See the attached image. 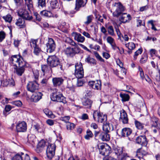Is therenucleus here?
<instances>
[{
  "label": "nucleus",
  "instance_id": "nucleus-1",
  "mask_svg": "<svg viewBox=\"0 0 160 160\" xmlns=\"http://www.w3.org/2000/svg\"><path fill=\"white\" fill-rule=\"evenodd\" d=\"M18 13L21 18L17 19L15 24L19 28H24L26 26L25 20H31L32 19V17L27 11L23 9H19Z\"/></svg>",
  "mask_w": 160,
  "mask_h": 160
},
{
  "label": "nucleus",
  "instance_id": "nucleus-2",
  "mask_svg": "<svg viewBox=\"0 0 160 160\" xmlns=\"http://www.w3.org/2000/svg\"><path fill=\"white\" fill-rule=\"evenodd\" d=\"M12 64L15 67L18 66H26V62L24 61L22 58L20 56L15 55L12 56L11 58Z\"/></svg>",
  "mask_w": 160,
  "mask_h": 160
},
{
  "label": "nucleus",
  "instance_id": "nucleus-3",
  "mask_svg": "<svg viewBox=\"0 0 160 160\" xmlns=\"http://www.w3.org/2000/svg\"><path fill=\"white\" fill-rule=\"evenodd\" d=\"M112 6L113 9L115 10L112 13L114 17H118L125 10L124 7L120 2L114 3L112 4Z\"/></svg>",
  "mask_w": 160,
  "mask_h": 160
},
{
  "label": "nucleus",
  "instance_id": "nucleus-4",
  "mask_svg": "<svg viewBox=\"0 0 160 160\" xmlns=\"http://www.w3.org/2000/svg\"><path fill=\"white\" fill-rule=\"evenodd\" d=\"M51 98L52 101L54 102H64V101H65V97L56 89H55V92L51 94Z\"/></svg>",
  "mask_w": 160,
  "mask_h": 160
},
{
  "label": "nucleus",
  "instance_id": "nucleus-5",
  "mask_svg": "<svg viewBox=\"0 0 160 160\" xmlns=\"http://www.w3.org/2000/svg\"><path fill=\"white\" fill-rule=\"evenodd\" d=\"M93 117L94 120L98 122L102 123L106 121L107 120V115L101 113L98 111L94 112Z\"/></svg>",
  "mask_w": 160,
  "mask_h": 160
},
{
  "label": "nucleus",
  "instance_id": "nucleus-6",
  "mask_svg": "<svg viewBox=\"0 0 160 160\" xmlns=\"http://www.w3.org/2000/svg\"><path fill=\"white\" fill-rule=\"evenodd\" d=\"M100 153L103 156H107L111 152V148L110 147L105 146L104 143H101L98 145Z\"/></svg>",
  "mask_w": 160,
  "mask_h": 160
},
{
  "label": "nucleus",
  "instance_id": "nucleus-7",
  "mask_svg": "<svg viewBox=\"0 0 160 160\" xmlns=\"http://www.w3.org/2000/svg\"><path fill=\"white\" fill-rule=\"evenodd\" d=\"M75 46L74 48H67L64 50L65 53L68 57H72L80 52V49L79 47L77 46Z\"/></svg>",
  "mask_w": 160,
  "mask_h": 160
},
{
  "label": "nucleus",
  "instance_id": "nucleus-8",
  "mask_svg": "<svg viewBox=\"0 0 160 160\" xmlns=\"http://www.w3.org/2000/svg\"><path fill=\"white\" fill-rule=\"evenodd\" d=\"M48 65L51 67H56L59 64V59L56 56H49L47 59Z\"/></svg>",
  "mask_w": 160,
  "mask_h": 160
},
{
  "label": "nucleus",
  "instance_id": "nucleus-9",
  "mask_svg": "<svg viewBox=\"0 0 160 160\" xmlns=\"http://www.w3.org/2000/svg\"><path fill=\"white\" fill-rule=\"evenodd\" d=\"M75 75L78 78H81L83 77V70L82 65L80 63H77L75 66Z\"/></svg>",
  "mask_w": 160,
  "mask_h": 160
},
{
  "label": "nucleus",
  "instance_id": "nucleus-10",
  "mask_svg": "<svg viewBox=\"0 0 160 160\" xmlns=\"http://www.w3.org/2000/svg\"><path fill=\"white\" fill-rule=\"evenodd\" d=\"M55 146L54 144L49 143L46 150V154L47 157L51 159L55 155Z\"/></svg>",
  "mask_w": 160,
  "mask_h": 160
},
{
  "label": "nucleus",
  "instance_id": "nucleus-11",
  "mask_svg": "<svg viewBox=\"0 0 160 160\" xmlns=\"http://www.w3.org/2000/svg\"><path fill=\"white\" fill-rule=\"evenodd\" d=\"M27 90L32 92H34L39 88V84L36 81L29 82L27 86Z\"/></svg>",
  "mask_w": 160,
  "mask_h": 160
},
{
  "label": "nucleus",
  "instance_id": "nucleus-12",
  "mask_svg": "<svg viewBox=\"0 0 160 160\" xmlns=\"http://www.w3.org/2000/svg\"><path fill=\"white\" fill-rule=\"evenodd\" d=\"M47 52L51 53L53 52L56 48V44L52 38H48V42L46 43Z\"/></svg>",
  "mask_w": 160,
  "mask_h": 160
},
{
  "label": "nucleus",
  "instance_id": "nucleus-13",
  "mask_svg": "<svg viewBox=\"0 0 160 160\" xmlns=\"http://www.w3.org/2000/svg\"><path fill=\"white\" fill-rule=\"evenodd\" d=\"M119 120L124 124L128 123V115L125 111L123 109L120 112V117Z\"/></svg>",
  "mask_w": 160,
  "mask_h": 160
},
{
  "label": "nucleus",
  "instance_id": "nucleus-14",
  "mask_svg": "<svg viewBox=\"0 0 160 160\" xmlns=\"http://www.w3.org/2000/svg\"><path fill=\"white\" fill-rule=\"evenodd\" d=\"M136 142L137 143L144 146H146L148 143V141L145 136L138 137L136 139Z\"/></svg>",
  "mask_w": 160,
  "mask_h": 160
},
{
  "label": "nucleus",
  "instance_id": "nucleus-15",
  "mask_svg": "<svg viewBox=\"0 0 160 160\" xmlns=\"http://www.w3.org/2000/svg\"><path fill=\"white\" fill-rule=\"evenodd\" d=\"M27 128L26 123L22 121L19 122L16 126V129L18 132H24Z\"/></svg>",
  "mask_w": 160,
  "mask_h": 160
},
{
  "label": "nucleus",
  "instance_id": "nucleus-16",
  "mask_svg": "<svg viewBox=\"0 0 160 160\" xmlns=\"http://www.w3.org/2000/svg\"><path fill=\"white\" fill-rule=\"evenodd\" d=\"M87 1L88 0H76L75 9L78 10L80 8L84 7L87 3Z\"/></svg>",
  "mask_w": 160,
  "mask_h": 160
},
{
  "label": "nucleus",
  "instance_id": "nucleus-17",
  "mask_svg": "<svg viewBox=\"0 0 160 160\" xmlns=\"http://www.w3.org/2000/svg\"><path fill=\"white\" fill-rule=\"evenodd\" d=\"M64 79L62 77L54 78L52 79L53 85L55 86H59L62 85L64 81Z\"/></svg>",
  "mask_w": 160,
  "mask_h": 160
},
{
  "label": "nucleus",
  "instance_id": "nucleus-18",
  "mask_svg": "<svg viewBox=\"0 0 160 160\" xmlns=\"http://www.w3.org/2000/svg\"><path fill=\"white\" fill-rule=\"evenodd\" d=\"M25 66H20L18 68L14 67V68L15 70L14 71V72L18 76H22L24 72Z\"/></svg>",
  "mask_w": 160,
  "mask_h": 160
},
{
  "label": "nucleus",
  "instance_id": "nucleus-19",
  "mask_svg": "<svg viewBox=\"0 0 160 160\" xmlns=\"http://www.w3.org/2000/svg\"><path fill=\"white\" fill-rule=\"evenodd\" d=\"M120 18V20L122 23H125L129 21L131 19V17L129 14H127L126 13H122Z\"/></svg>",
  "mask_w": 160,
  "mask_h": 160
},
{
  "label": "nucleus",
  "instance_id": "nucleus-20",
  "mask_svg": "<svg viewBox=\"0 0 160 160\" xmlns=\"http://www.w3.org/2000/svg\"><path fill=\"white\" fill-rule=\"evenodd\" d=\"M46 142L43 140H41L38 143L36 149V151L38 153L41 152L43 150L46 145Z\"/></svg>",
  "mask_w": 160,
  "mask_h": 160
},
{
  "label": "nucleus",
  "instance_id": "nucleus-21",
  "mask_svg": "<svg viewBox=\"0 0 160 160\" xmlns=\"http://www.w3.org/2000/svg\"><path fill=\"white\" fill-rule=\"evenodd\" d=\"M99 138L103 141H108L110 140V135L106 132H102L99 136Z\"/></svg>",
  "mask_w": 160,
  "mask_h": 160
},
{
  "label": "nucleus",
  "instance_id": "nucleus-22",
  "mask_svg": "<svg viewBox=\"0 0 160 160\" xmlns=\"http://www.w3.org/2000/svg\"><path fill=\"white\" fill-rule=\"evenodd\" d=\"M132 132V130L129 128H125L122 130L121 134L122 136L128 137Z\"/></svg>",
  "mask_w": 160,
  "mask_h": 160
},
{
  "label": "nucleus",
  "instance_id": "nucleus-23",
  "mask_svg": "<svg viewBox=\"0 0 160 160\" xmlns=\"http://www.w3.org/2000/svg\"><path fill=\"white\" fill-rule=\"evenodd\" d=\"M103 129L106 132L108 133L113 130V128L112 125H110L109 123L107 122L103 124Z\"/></svg>",
  "mask_w": 160,
  "mask_h": 160
},
{
  "label": "nucleus",
  "instance_id": "nucleus-24",
  "mask_svg": "<svg viewBox=\"0 0 160 160\" xmlns=\"http://www.w3.org/2000/svg\"><path fill=\"white\" fill-rule=\"evenodd\" d=\"M35 136L33 134L28 135V142L32 147H34L35 144Z\"/></svg>",
  "mask_w": 160,
  "mask_h": 160
},
{
  "label": "nucleus",
  "instance_id": "nucleus-25",
  "mask_svg": "<svg viewBox=\"0 0 160 160\" xmlns=\"http://www.w3.org/2000/svg\"><path fill=\"white\" fill-rule=\"evenodd\" d=\"M42 95V94L41 92H38L33 94L31 98L34 102H37L41 98Z\"/></svg>",
  "mask_w": 160,
  "mask_h": 160
},
{
  "label": "nucleus",
  "instance_id": "nucleus-26",
  "mask_svg": "<svg viewBox=\"0 0 160 160\" xmlns=\"http://www.w3.org/2000/svg\"><path fill=\"white\" fill-rule=\"evenodd\" d=\"M74 34V38L78 42H83L84 41V37L82 36L81 34L78 33H75Z\"/></svg>",
  "mask_w": 160,
  "mask_h": 160
},
{
  "label": "nucleus",
  "instance_id": "nucleus-27",
  "mask_svg": "<svg viewBox=\"0 0 160 160\" xmlns=\"http://www.w3.org/2000/svg\"><path fill=\"white\" fill-rule=\"evenodd\" d=\"M49 8L52 9L57 8L59 6V3L57 0H51L49 2Z\"/></svg>",
  "mask_w": 160,
  "mask_h": 160
},
{
  "label": "nucleus",
  "instance_id": "nucleus-28",
  "mask_svg": "<svg viewBox=\"0 0 160 160\" xmlns=\"http://www.w3.org/2000/svg\"><path fill=\"white\" fill-rule=\"evenodd\" d=\"M92 103V101L89 99H85L82 102L83 105L88 108H91Z\"/></svg>",
  "mask_w": 160,
  "mask_h": 160
},
{
  "label": "nucleus",
  "instance_id": "nucleus-29",
  "mask_svg": "<svg viewBox=\"0 0 160 160\" xmlns=\"http://www.w3.org/2000/svg\"><path fill=\"white\" fill-rule=\"evenodd\" d=\"M43 112L49 118H54L55 116L52 113V111L48 108H45L43 109Z\"/></svg>",
  "mask_w": 160,
  "mask_h": 160
},
{
  "label": "nucleus",
  "instance_id": "nucleus-30",
  "mask_svg": "<svg viewBox=\"0 0 160 160\" xmlns=\"http://www.w3.org/2000/svg\"><path fill=\"white\" fill-rule=\"evenodd\" d=\"M2 18L4 20L5 22L10 23L12 20V17L10 14H8L2 17Z\"/></svg>",
  "mask_w": 160,
  "mask_h": 160
},
{
  "label": "nucleus",
  "instance_id": "nucleus-31",
  "mask_svg": "<svg viewBox=\"0 0 160 160\" xmlns=\"http://www.w3.org/2000/svg\"><path fill=\"white\" fill-rule=\"evenodd\" d=\"M93 136V134L92 131L89 129H88L86 131V134L84 137L86 140H89L91 138H92Z\"/></svg>",
  "mask_w": 160,
  "mask_h": 160
},
{
  "label": "nucleus",
  "instance_id": "nucleus-32",
  "mask_svg": "<svg viewBox=\"0 0 160 160\" xmlns=\"http://www.w3.org/2000/svg\"><path fill=\"white\" fill-rule=\"evenodd\" d=\"M120 96L122 98V101L123 102L128 101L129 99V96L128 94L121 93Z\"/></svg>",
  "mask_w": 160,
  "mask_h": 160
},
{
  "label": "nucleus",
  "instance_id": "nucleus-33",
  "mask_svg": "<svg viewBox=\"0 0 160 160\" xmlns=\"http://www.w3.org/2000/svg\"><path fill=\"white\" fill-rule=\"evenodd\" d=\"M40 14L45 17H54L52 12L46 10H43L40 12Z\"/></svg>",
  "mask_w": 160,
  "mask_h": 160
},
{
  "label": "nucleus",
  "instance_id": "nucleus-34",
  "mask_svg": "<svg viewBox=\"0 0 160 160\" xmlns=\"http://www.w3.org/2000/svg\"><path fill=\"white\" fill-rule=\"evenodd\" d=\"M85 61L88 63L92 64L93 65H95L96 64V61L94 58L90 57L89 56L85 59Z\"/></svg>",
  "mask_w": 160,
  "mask_h": 160
},
{
  "label": "nucleus",
  "instance_id": "nucleus-35",
  "mask_svg": "<svg viewBox=\"0 0 160 160\" xmlns=\"http://www.w3.org/2000/svg\"><path fill=\"white\" fill-rule=\"evenodd\" d=\"M114 152L117 155L118 157L123 152L122 149L120 147H117L114 148Z\"/></svg>",
  "mask_w": 160,
  "mask_h": 160
},
{
  "label": "nucleus",
  "instance_id": "nucleus-36",
  "mask_svg": "<svg viewBox=\"0 0 160 160\" xmlns=\"http://www.w3.org/2000/svg\"><path fill=\"white\" fill-rule=\"evenodd\" d=\"M94 17L92 15L87 16L86 18V21L84 22V23L86 25H88L91 23Z\"/></svg>",
  "mask_w": 160,
  "mask_h": 160
},
{
  "label": "nucleus",
  "instance_id": "nucleus-37",
  "mask_svg": "<svg viewBox=\"0 0 160 160\" xmlns=\"http://www.w3.org/2000/svg\"><path fill=\"white\" fill-rule=\"evenodd\" d=\"M42 70L43 72V75H44L45 73L48 72L51 69V68L48 67L47 65H43L41 66Z\"/></svg>",
  "mask_w": 160,
  "mask_h": 160
},
{
  "label": "nucleus",
  "instance_id": "nucleus-38",
  "mask_svg": "<svg viewBox=\"0 0 160 160\" xmlns=\"http://www.w3.org/2000/svg\"><path fill=\"white\" fill-rule=\"evenodd\" d=\"M125 46L130 50H133L135 48V45L133 42H129L126 43L125 44Z\"/></svg>",
  "mask_w": 160,
  "mask_h": 160
},
{
  "label": "nucleus",
  "instance_id": "nucleus-39",
  "mask_svg": "<svg viewBox=\"0 0 160 160\" xmlns=\"http://www.w3.org/2000/svg\"><path fill=\"white\" fill-rule=\"evenodd\" d=\"M42 51L39 46L33 48V52L35 55L39 56L41 53Z\"/></svg>",
  "mask_w": 160,
  "mask_h": 160
},
{
  "label": "nucleus",
  "instance_id": "nucleus-40",
  "mask_svg": "<svg viewBox=\"0 0 160 160\" xmlns=\"http://www.w3.org/2000/svg\"><path fill=\"white\" fill-rule=\"evenodd\" d=\"M135 124L137 128L138 129H142L144 127V124L138 121H135Z\"/></svg>",
  "mask_w": 160,
  "mask_h": 160
},
{
  "label": "nucleus",
  "instance_id": "nucleus-41",
  "mask_svg": "<svg viewBox=\"0 0 160 160\" xmlns=\"http://www.w3.org/2000/svg\"><path fill=\"white\" fill-rule=\"evenodd\" d=\"M25 3L26 4L28 10L29 11V13L30 12V10L33 8V5L32 3V0H29L28 1H25Z\"/></svg>",
  "mask_w": 160,
  "mask_h": 160
},
{
  "label": "nucleus",
  "instance_id": "nucleus-42",
  "mask_svg": "<svg viewBox=\"0 0 160 160\" xmlns=\"http://www.w3.org/2000/svg\"><path fill=\"white\" fill-rule=\"evenodd\" d=\"M38 40L37 39H31L30 41V44L31 47L34 48L38 46L37 44Z\"/></svg>",
  "mask_w": 160,
  "mask_h": 160
},
{
  "label": "nucleus",
  "instance_id": "nucleus-43",
  "mask_svg": "<svg viewBox=\"0 0 160 160\" xmlns=\"http://www.w3.org/2000/svg\"><path fill=\"white\" fill-rule=\"evenodd\" d=\"M33 128L36 131L41 132L43 131V129L38 124H36L33 126Z\"/></svg>",
  "mask_w": 160,
  "mask_h": 160
},
{
  "label": "nucleus",
  "instance_id": "nucleus-44",
  "mask_svg": "<svg viewBox=\"0 0 160 160\" xmlns=\"http://www.w3.org/2000/svg\"><path fill=\"white\" fill-rule=\"evenodd\" d=\"M109 34L112 36L114 35V30L112 26H110L107 28Z\"/></svg>",
  "mask_w": 160,
  "mask_h": 160
},
{
  "label": "nucleus",
  "instance_id": "nucleus-45",
  "mask_svg": "<svg viewBox=\"0 0 160 160\" xmlns=\"http://www.w3.org/2000/svg\"><path fill=\"white\" fill-rule=\"evenodd\" d=\"M66 127L68 130L71 131L75 127V125L73 123L68 122L67 123Z\"/></svg>",
  "mask_w": 160,
  "mask_h": 160
},
{
  "label": "nucleus",
  "instance_id": "nucleus-46",
  "mask_svg": "<svg viewBox=\"0 0 160 160\" xmlns=\"http://www.w3.org/2000/svg\"><path fill=\"white\" fill-rule=\"evenodd\" d=\"M142 48H139L136 52H135L133 56L134 60H136L137 59V57L139 55L142 53Z\"/></svg>",
  "mask_w": 160,
  "mask_h": 160
},
{
  "label": "nucleus",
  "instance_id": "nucleus-47",
  "mask_svg": "<svg viewBox=\"0 0 160 160\" xmlns=\"http://www.w3.org/2000/svg\"><path fill=\"white\" fill-rule=\"evenodd\" d=\"M129 157L127 153L122 152V154L118 157L120 160H126L127 158Z\"/></svg>",
  "mask_w": 160,
  "mask_h": 160
},
{
  "label": "nucleus",
  "instance_id": "nucleus-48",
  "mask_svg": "<svg viewBox=\"0 0 160 160\" xmlns=\"http://www.w3.org/2000/svg\"><path fill=\"white\" fill-rule=\"evenodd\" d=\"M45 0H38V7L42 8L45 6Z\"/></svg>",
  "mask_w": 160,
  "mask_h": 160
},
{
  "label": "nucleus",
  "instance_id": "nucleus-49",
  "mask_svg": "<svg viewBox=\"0 0 160 160\" xmlns=\"http://www.w3.org/2000/svg\"><path fill=\"white\" fill-rule=\"evenodd\" d=\"M101 87V84L100 82H99L98 81H96L95 82L94 84L93 87H92V88L97 90H98L100 89Z\"/></svg>",
  "mask_w": 160,
  "mask_h": 160
},
{
  "label": "nucleus",
  "instance_id": "nucleus-50",
  "mask_svg": "<svg viewBox=\"0 0 160 160\" xmlns=\"http://www.w3.org/2000/svg\"><path fill=\"white\" fill-rule=\"evenodd\" d=\"M148 59V56L146 54L143 55L142 56V58L140 60V62L141 63H143L146 62Z\"/></svg>",
  "mask_w": 160,
  "mask_h": 160
},
{
  "label": "nucleus",
  "instance_id": "nucleus-51",
  "mask_svg": "<svg viewBox=\"0 0 160 160\" xmlns=\"http://www.w3.org/2000/svg\"><path fill=\"white\" fill-rule=\"evenodd\" d=\"M9 84L8 79H4L3 80L1 81V85L3 87H7Z\"/></svg>",
  "mask_w": 160,
  "mask_h": 160
},
{
  "label": "nucleus",
  "instance_id": "nucleus-52",
  "mask_svg": "<svg viewBox=\"0 0 160 160\" xmlns=\"http://www.w3.org/2000/svg\"><path fill=\"white\" fill-rule=\"evenodd\" d=\"M66 42L69 43L70 45L73 46H77L76 43L73 41L70 38H67L66 40Z\"/></svg>",
  "mask_w": 160,
  "mask_h": 160
},
{
  "label": "nucleus",
  "instance_id": "nucleus-53",
  "mask_svg": "<svg viewBox=\"0 0 160 160\" xmlns=\"http://www.w3.org/2000/svg\"><path fill=\"white\" fill-rule=\"evenodd\" d=\"M5 36L6 33L4 31H0V42H2L5 38Z\"/></svg>",
  "mask_w": 160,
  "mask_h": 160
},
{
  "label": "nucleus",
  "instance_id": "nucleus-54",
  "mask_svg": "<svg viewBox=\"0 0 160 160\" xmlns=\"http://www.w3.org/2000/svg\"><path fill=\"white\" fill-rule=\"evenodd\" d=\"M94 54L96 58L101 62H104V60L99 55L98 53L97 52H94Z\"/></svg>",
  "mask_w": 160,
  "mask_h": 160
},
{
  "label": "nucleus",
  "instance_id": "nucleus-55",
  "mask_svg": "<svg viewBox=\"0 0 160 160\" xmlns=\"http://www.w3.org/2000/svg\"><path fill=\"white\" fill-rule=\"evenodd\" d=\"M155 22V21L152 20L148 21V24H151L152 26V29L154 30V31H156L157 30V29L155 27L154 24V23Z\"/></svg>",
  "mask_w": 160,
  "mask_h": 160
},
{
  "label": "nucleus",
  "instance_id": "nucleus-56",
  "mask_svg": "<svg viewBox=\"0 0 160 160\" xmlns=\"http://www.w3.org/2000/svg\"><path fill=\"white\" fill-rule=\"evenodd\" d=\"M107 42L110 44L115 42L114 39L110 36H108L107 38Z\"/></svg>",
  "mask_w": 160,
  "mask_h": 160
},
{
  "label": "nucleus",
  "instance_id": "nucleus-57",
  "mask_svg": "<svg viewBox=\"0 0 160 160\" xmlns=\"http://www.w3.org/2000/svg\"><path fill=\"white\" fill-rule=\"evenodd\" d=\"M115 28L117 32V34L118 37V38L121 39V37L122 35L121 34L120 30L118 28V27L117 26H115Z\"/></svg>",
  "mask_w": 160,
  "mask_h": 160
},
{
  "label": "nucleus",
  "instance_id": "nucleus-58",
  "mask_svg": "<svg viewBox=\"0 0 160 160\" xmlns=\"http://www.w3.org/2000/svg\"><path fill=\"white\" fill-rule=\"evenodd\" d=\"M21 160H30L29 156L27 154L24 155L23 153H22V157Z\"/></svg>",
  "mask_w": 160,
  "mask_h": 160
},
{
  "label": "nucleus",
  "instance_id": "nucleus-59",
  "mask_svg": "<svg viewBox=\"0 0 160 160\" xmlns=\"http://www.w3.org/2000/svg\"><path fill=\"white\" fill-rule=\"evenodd\" d=\"M84 82L81 78H78L77 82V85L78 87L82 86L83 85Z\"/></svg>",
  "mask_w": 160,
  "mask_h": 160
},
{
  "label": "nucleus",
  "instance_id": "nucleus-60",
  "mask_svg": "<svg viewBox=\"0 0 160 160\" xmlns=\"http://www.w3.org/2000/svg\"><path fill=\"white\" fill-rule=\"evenodd\" d=\"M70 119V117L69 116H65L62 117H61L60 119L64 122H65L68 123V121Z\"/></svg>",
  "mask_w": 160,
  "mask_h": 160
},
{
  "label": "nucleus",
  "instance_id": "nucleus-61",
  "mask_svg": "<svg viewBox=\"0 0 160 160\" xmlns=\"http://www.w3.org/2000/svg\"><path fill=\"white\" fill-rule=\"evenodd\" d=\"M139 70L140 75V77L142 80H143L145 78V77L144 76V72L143 71V70L140 67H139Z\"/></svg>",
  "mask_w": 160,
  "mask_h": 160
},
{
  "label": "nucleus",
  "instance_id": "nucleus-62",
  "mask_svg": "<svg viewBox=\"0 0 160 160\" xmlns=\"http://www.w3.org/2000/svg\"><path fill=\"white\" fill-rule=\"evenodd\" d=\"M149 8V6L146 5L140 8L139 11L141 12H143L147 10Z\"/></svg>",
  "mask_w": 160,
  "mask_h": 160
},
{
  "label": "nucleus",
  "instance_id": "nucleus-63",
  "mask_svg": "<svg viewBox=\"0 0 160 160\" xmlns=\"http://www.w3.org/2000/svg\"><path fill=\"white\" fill-rule=\"evenodd\" d=\"M13 104L15 106L19 107L22 105V103L21 101H16L13 102Z\"/></svg>",
  "mask_w": 160,
  "mask_h": 160
},
{
  "label": "nucleus",
  "instance_id": "nucleus-64",
  "mask_svg": "<svg viewBox=\"0 0 160 160\" xmlns=\"http://www.w3.org/2000/svg\"><path fill=\"white\" fill-rule=\"evenodd\" d=\"M22 156L19 154H16L12 158V160H21Z\"/></svg>",
  "mask_w": 160,
  "mask_h": 160
}]
</instances>
